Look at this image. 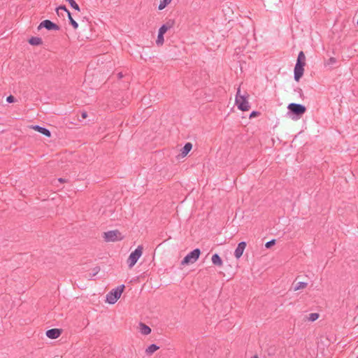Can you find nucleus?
<instances>
[{"label": "nucleus", "mask_w": 358, "mask_h": 358, "mask_svg": "<svg viewBox=\"0 0 358 358\" xmlns=\"http://www.w3.org/2000/svg\"><path fill=\"white\" fill-rule=\"evenodd\" d=\"M245 247H246V243L244 241L240 242L238 244V246L236 248L235 252H234V256L236 257V259H239L243 255V253L244 250L245 249Z\"/></svg>", "instance_id": "nucleus-10"}, {"label": "nucleus", "mask_w": 358, "mask_h": 358, "mask_svg": "<svg viewBox=\"0 0 358 358\" xmlns=\"http://www.w3.org/2000/svg\"><path fill=\"white\" fill-rule=\"evenodd\" d=\"M172 0H160V3L158 6V9L162 10L165 8Z\"/></svg>", "instance_id": "nucleus-20"}, {"label": "nucleus", "mask_w": 358, "mask_h": 358, "mask_svg": "<svg viewBox=\"0 0 358 358\" xmlns=\"http://www.w3.org/2000/svg\"><path fill=\"white\" fill-rule=\"evenodd\" d=\"M159 348V346H157L155 344H152L150 346H148L145 350V353L148 355H150L152 353H154L155 351H157Z\"/></svg>", "instance_id": "nucleus-18"}, {"label": "nucleus", "mask_w": 358, "mask_h": 358, "mask_svg": "<svg viewBox=\"0 0 358 358\" xmlns=\"http://www.w3.org/2000/svg\"><path fill=\"white\" fill-rule=\"evenodd\" d=\"M140 331L141 333L143 335H148L151 332V329L146 324L143 323H140Z\"/></svg>", "instance_id": "nucleus-16"}, {"label": "nucleus", "mask_w": 358, "mask_h": 358, "mask_svg": "<svg viewBox=\"0 0 358 358\" xmlns=\"http://www.w3.org/2000/svg\"><path fill=\"white\" fill-rule=\"evenodd\" d=\"M251 358H258L257 355H254L253 357H252Z\"/></svg>", "instance_id": "nucleus-35"}, {"label": "nucleus", "mask_w": 358, "mask_h": 358, "mask_svg": "<svg viewBox=\"0 0 358 358\" xmlns=\"http://www.w3.org/2000/svg\"><path fill=\"white\" fill-rule=\"evenodd\" d=\"M60 10H64L65 13L67 14L70 24L73 26L74 29H76L78 27V24L73 20L71 13L66 7L65 6H60L56 8V13L58 16H60Z\"/></svg>", "instance_id": "nucleus-7"}, {"label": "nucleus", "mask_w": 358, "mask_h": 358, "mask_svg": "<svg viewBox=\"0 0 358 358\" xmlns=\"http://www.w3.org/2000/svg\"><path fill=\"white\" fill-rule=\"evenodd\" d=\"M70 6L74 8L75 10L80 11V7L78 4L75 1V0H66Z\"/></svg>", "instance_id": "nucleus-22"}, {"label": "nucleus", "mask_w": 358, "mask_h": 358, "mask_svg": "<svg viewBox=\"0 0 358 358\" xmlns=\"http://www.w3.org/2000/svg\"><path fill=\"white\" fill-rule=\"evenodd\" d=\"M174 25V21L169 20L165 24H162L159 29V34H164L169 29Z\"/></svg>", "instance_id": "nucleus-12"}, {"label": "nucleus", "mask_w": 358, "mask_h": 358, "mask_svg": "<svg viewBox=\"0 0 358 358\" xmlns=\"http://www.w3.org/2000/svg\"><path fill=\"white\" fill-rule=\"evenodd\" d=\"M164 34H159L157 36V38L156 40V43L158 46L162 45L164 43Z\"/></svg>", "instance_id": "nucleus-23"}, {"label": "nucleus", "mask_w": 358, "mask_h": 358, "mask_svg": "<svg viewBox=\"0 0 358 358\" xmlns=\"http://www.w3.org/2000/svg\"><path fill=\"white\" fill-rule=\"evenodd\" d=\"M192 144L191 143H187L184 147L181 149L180 155L184 157H185L192 150Z\"/></svg>", "instance_id": "nucleus-14"}, {"label": "nucleus", "mask_w": 358, "mask_h": 358, "mask_svg": "<svg viewBox=\"0 0 358 358\" xmlns=\"http://www.w3.org/2000/svg\"><path fill=\"white\" fill-rule=\"evenodd\" d=\"M305 61H306V56H305L303 52V51L299 52L296 64L299 63L300 64L305 66V64H306Z\"/></svg>", "instance_id": "nucleus-19"}, {"label": "nucleus", "mask_w": 358, "mask_h": 358, "mask_svg": "<svg viewBox=\"0 0 358 358\" xmlns=\"http://www.w3.org/2000/svg\"><path fill=\"white\" fill-rule=\"evenodd\" d=\"M42 28H45L48 30L55 31H59L60 29L59 27L57 24L49 20H45L39 24L38 29H41Z\"/></svg>", "instance_id": "nucleus-8"}, {"label": "nucleus", "mask_w": 358, "mask_h": 358, "mask_svg": "<svg viewBox=\"0 0 358 358\" xmlns=\"http://www.w3.org/2000/svg\"><path fill=\"white\" fill-rule=\"evenodd\" d=\"M298 91H299V94H300V96H301L303 95L302 90H301V89H300V88H299V89H298Z\"/></svg>", "instance_id": "nucleus-33"}, {"label": "nucleus", "mask_w": 358, "mask_h": 358, "mask_svg": "<svg viewBox=\"0 0 358 358\" xmlns=\"http://www.w3.org/2000/svg\"><path fill=\"white\" fill-rule=\"evenodd\" d=\"M117 76H118V78H122L123 77V75H122V73L120 72V73H118Z\"/></svg>", "instance_id": "nucleus-32"}, {"label": "nucleus", "mask_w": 358, "mask_h": 358, "mask_svg": "<svg viewBox=\"0 0 358 358\" xmlns=\"http://www.w3.org/2000/svg\"><path fill=\"white\" fill-rule=\"evenodd\" d=\"M304 72V65H301L299 63L296 64L294 70V78L296 81H299L303 76Z\"/></svg>", "instance_id": "nucleus-9"}, {"label": "nucleus", "mask_w": 358, "mask_h": 358, "mask_svg": "<svg viewBox=\"0 0 358 358\" xmlns=\"http://www.w3.org/2000/svg\"><path fill=\"white\" fill-rule=\"evenodd\" d=\"M143 248L142 245H138L136 250L132 252L127 259L128 266L132 268L139 259L143 253Z\"/></svg>", "instance_id": "nucleus-3"}, {"label": "nucleus", "mask_w": 358, "mask_h": 358, "mask_svg": "<svg viewBox=\"0 0 358 358\" xmlns=\"http://www.w3.org/2000/svg\"><path fill=\"white\" fill-rule=\"evenodd\" d=\"M103 238L106 242L121 241L123 237L118 230H112L103 233Z\"/></svg>", "instance_id": "nucleus-6"}, {"label": "nucleus", "mask_w": 358, "mask_h": 358, "mask_svg": "<svg viewBox=\"0 0 358 358\" xmlns=\"http://www.w3.org/2000/svg\"><path fill=\"white\" fill-rule=\"evenodd\" d=\"M307 286V283L306 282H299L296 283L295 287H294V290L296 291V290H299V289H303L305 287H306Z\"/></svg>", "instance_id": "nucleus-24"}, {"label": "nucleus", "mask_w": 358, "mask_h": 358, "mask_svg": "<svg viewBox=\"0 0 358 358\" xmlns=\"http://www.w3.org/2000/svg\"><path fill=\"white\" fill-rule=\"evenodd\" d=\"M58 181L60 182H66V180H65V179H64L62 178H59L58 179Z\"/></svg>", "instance_id": "nucleus-31"}, {"label": "nucleus", "mask_w": 358, "mask_h": 358, "mask_svg": "<svg viewBox=\"0 0 358 358\" xmlns=\"http://www.w3.org/2000/svg\"><path fill=\"white\" fill-rule=\"evenodd\" d=\"M200 255L201 250L199 248L193 250L183 258L181 262V265H187L189 264L194 263L199 259Z\"/></svg>", "instance_id": "nucleus-4"}, {"label": "nucleus", "mask_w": 358, "mask_h": 358, "mask_svg": "<svg viewBox=\"0 0 358 358\" xmlns=\"http://www.w3.org/2000/svg\"><path fill=\"white\" fill-rule=\"evenodd\" d=\"M356 358H358V355H356Z\"/></svg>", "instance_id": "nucleus-36"}, {"label": "nucleus", "mask_w": 358, "mask_h": 358, "mask_svg": "<svg viewBox=\"0 0 358 358\" xmlns=\"http://www.w3.org/2000/svg\"><path fill=\"white\" fill-rule=\"evenodd\" d=\"M100 271L99 267H95L93 268L92 273L89 274V277L92 278L93 276H95Z\"/></svg>", "instance_id": "nucleus-25"}, {"label": "nucleus", "mask_w": 358, "mask_h": 358, "mask_svg": "<svg viewBox=\"0 0 358 358\" xmlns=\"http://www.w3.org/2000/svg\"><path fill=\"white\" fill-rule=\"evenodd\" d=\"M287 109L289 110V113L296 115L295 119L300 118L306 111L305 106L295 103H289L287 106Z\"/></svg>", "instance_id": "nucleus-2"}, {"label": "nucleus", "mask_w": 358, "mask_h": 358, "mask_svg": "<svg viewBox=\"0 0 358 358\" xmlns=\"http://www.w3.org/2000/svg\"><path fill=\"white\" fill-rule=\"evenodd\" d=\"M65 12L64 10H60V16H64V13Z\"/></svg>", "instance_id": "nucleus-34"}, {"label": "nucleus", "mask_w": 358, "mask_h": 358, "mask_svg": "<svg viewBox=\"0 0 358 358\" xmlns=\"http://www.w3.org/2000/svg\"><path fill=\"white\" fill-rule=\"evenodd\" d=\"M260 114L258 111H252L250 115V118L258 116Z\"/></svg>", "instance_id": "nucleus-29"}, {"label": "nucleus", "mask_w": 358, "mask_h": 358, "mask_svg": "<svg viewBox=\"0 0 358 358\" xmlns=\"http://www.w3.org/2000/svg\"><path fill=\"white\" fill-rule=\"evenodd\" d=\"M31 127L34 130L43 134L44 136H45L47 137H50V136H51V132L50 131V130L45 127H41L39 125H32Z\"/></svg>", "instance_id": "nucleus-13"}, {"label": "nucleus", "mask_w": 358, "mask_h": 358, "mask_svg": "<svg viewBox=\"0 0 358 358\" xmlns=\"http://www.w3.org/2000/svg\"><path fill=\"white\" fill-rule=\"evenodd\" d=\"M275 243V239H272L269 241H268L266 244H265V246L266 248H270L272 245H273Z\"/></svg>", "instance_id": "nucleus-26"}, {"label": "nucleus", "mask_w": 358, "mask_h": 358, "mask_svg": "<svg viewBox=\"0 0 358 358\" xmlns=\"http://www.w3.org/2000/svg\"><path fill=\"white\" fill-rule=\"evenodd\" d=\"M87 117V113L86 111H83L81 113L82 119H85Z\"/></svg>", "instance_id": "nucleus-30"}, {"label": "nucleus", "mask_w": 358, "mask_h": 358, "mask_svg": "<svg viewBox=\"0 0 358 358\" xmlns=\"http://www.w3.org/2000/svg\"><path fill=\"white\" fill-rule=\"evenodd\" d=\"M336 62V59L334 57H330L327 62V64H334Z\"/></svg>", "instance_id": "nucleus-28"}, {"label": "nucleus", "mask_w": 358, "mask_h": 358, "mask_svg": "<svg viewBox=\"0 0 358 358\" xmlns=\"http://www.w3.org/2000/svg\"><path fill=\"white\" fill-rule=\"evenodd\" d=\"M15 99L13 95H10L6 98V101L8 103H13V102H15Z\"/></svg>", "instance_id": "nucleus-27"}, {"label": "nucleus", "mask_w": 358, "mask_h": 358, "mask_svg": "<svg viewBox=\"0 0 358 358\" xmlns=\"http://www.w3.org/2000/svg\"><path fill=\"white\" fill-rule=\"evenodd\" d=\"M211 260L213 264L215 266H222L223 264V262L218 254H214L212 256Z\"/></svg>", "instance_id": "nucleus-15"}, {"label": "nucleus", "mask_w": 358, "mask_h": 358, "mask_svg": "<svg viewBox=\"0 0 358 358\" xmlns=\"http://www.w3.org/2000/svg\"><path fill=\"white\" fill-rule=\"evenodd\" d=\"M319 316H320L319 313H310V314H309V315L308 317V320L310 322H314L319 318Z\"/></svg>", "instance_id": "nucleus-21"}, {"label": "nucleus", "mask_w": 358, "mask_h": 358, "mask_svg": "<svg viewBox=\"0 0 358 358\" xmlns=\"http://www.w3.org/2000/svg\"><path fill=\"white\" fill-rule=\"evenodd\" d=\"M29 43L32 45H39L43 43L42 38L40 37H31L29 40Z\"/></svg>", "instance_id": "nucleus-17"}, {"label": "nucleus", "mask_w": 358, "mask_h": 358, "mask_svg": "<svg viewBox=\"0 0 358 358\" xmlns=\"http://www.w3.org/2000/svg\"><path fill=\"white\" fill-rule=\"evenodd\" d=\"M62 334V330L59 329H51L46 331V336L51 339H55L59 337Z\"/></svg>", "instance_id": "nucleus-11"}, {"label": "nucleus", "mask_w": 358, "mask_h": 358, "mask_svg": "<svg viewBox=\"0 0 358 358\" xmlns=\"http://www.w3.org/2000/svg\"><path fill=\"white\" fill-rule=\"evenodd\" d=\"M124 289V285H121L115 289H112L106 294V301L109 304H114L120 298Z\"/></svg>", "instance_id": "nucleus-1"}, {"label": "nucleus", "mask_w": 358, "mask_h": 358, "mask_svg": "<svg viewBox=\"0 0 358 358\" xmlns=\"http://www.w3.org/2000/svg\"><path fill=\"white\" fill-rule=\"evenodd\" d=\"M239 93L240 90L238 89L236 96V104L241 110L247 111L250 108L249 103L247 101L246 97L245 96L240 95Z\"/></svg>", "instance_id": "nucleus-5"}]
</instances>
